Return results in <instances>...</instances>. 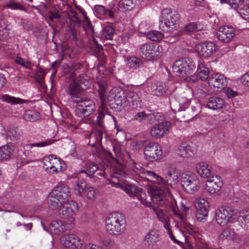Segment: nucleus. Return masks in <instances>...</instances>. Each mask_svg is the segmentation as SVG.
I'll use <instances>...</instances> for the list:
<instances>
[{
  "mask_svg": "<svg viewBox=\"0 0 249 249\" xmlns=\"http://www.w3.org/2000/svg\"><path fill=\"white\" fill-rule=\"evenodd\" d=\"M249 0H220L221 3H228L240 14H245L243 5H248Z\"/></svg>",
  "mask_w": 249,
  "mask_h": 249,
  "instance_id": "obj_28",
  "label": "nucleus"
},
{
  "mask_svg": "<svg viewBox=\"0 0 249 249\" xmlns=\"http://www.w3.org/2000/svg\"><path fill=\"white\" fill-rule=\"evenodd\" d=\"M147 36L149 39L153 41H159L163 37V35L160 32L152 31L147 33Z\"/></svg>",
  "mask_w": 249,
  "mask_h": 249,
  "instance_id": "obj_55",
  "label": "nucleus"
},
{
  "mask_svg": "<svg viewBox=\"0 0 249 249\" xmlns=\"http://www.w3.org/2000/svg\"><path fill=\"white\" fill-rule=\"evenodd\" d=\"M171 210L174 215H176L180 220V224L190 234H192L194 232L193 226L190 224L184 218L182 213H181L178 208L172 205Z\"/></svg>",
  "mask_w": 249,
  "mask_h": 249,
  "instance_id": "obj_25",
  "label": "nucleus"
},
{
  "mask_svg": "<svg viewBox=\"0 0 249 249\" xmlns=\"http://www.w3.org/2000/svg\"><path fill=\"white\" fill-rule=\"evenodd\" d=\"M107 107H104V108H102V106H100L99 109V114L95 124V127L96 129L98 128L102 130H104V118L105 117V114L107 112Z\"/></svg>",
  "mask_w": 249,
  "mask_h": 249,
  "instance_id": "obj_42",
  "label": "nucleus"
},
{
  "mask_svg": "<svg viewBox=\"0 0 249 249\" xmlns=\"http://www.w3.org/2000/svg\"><path fill=\"white\" fill-rule=\"evenodd\" d=\"M169 192V189H167L160 185H159V186H155L151 188V197L158 202V205L162 206L167 201L166 196Z\"/></svg>",
  "mask_w": 249,
  "mask_h": 249,
  "instance_id": "obj_14",
  "label": "nucleus"
},
{
  "mask_svg": "<svg viewBox=\"0 0 249 249\" xmlns=\"http://www.w3.org/2000/svg\"><path fill=\"white\" fill-rule=\"evenodd\" d=\"M159 234L155 230L150 231L145 236V245L147 246H152L158 241Z\"/></svg>",
  "mask_w": 249,
  "mask_h": 249,
  "instance_id": "obj_40",
  "label": "nucleus"
},
{
  "mask_svg": "<svg viewBox=\"0 0 249 249\" xmlns=\"http://www.w3.org/2000/svg\"><path fill=\"white\" fill-rule=\"evenodd\" d=\"M242 226L246 229H249V208L242 210L240 213Z\"/></svg>",
  "mask_w": 249,
  "mask_h": 249,
  "instance_id": "obj_47",
  "label": "nucleus"
},
{
  "mask_svg": "<svg viewBox=\"0 0 249 249\" xmlns=\"http://www.w3.org/2000/svg\"><path fill=\"white\" fill-rule=\"evenodd\" d=\"M131 120L141 124H153L162 120V116L158 112L146 113L139 109L132 110Z\"/></svg>",
  "mask_w": 249,
  "mask_h": 249,
  "instance_id": "obj_4",
  "label": "nucleus"
},
{
  "mask_svg": "<svg viewBox=\"0 0 249 249\" xmlns=\"http://www.w3.org/2000/svg\"><path fill=\"white\" fill-rule=\"evenodd\" d=\"M0 99H1L4 102L12 105L20 104L23 103V100L19 98L14 97L8 94L2 95L0 97Z\"/></svg>",
  "mask_w": 249,
  "mask_h": 249,
  "instance_id": "obj_50",
  "label": "nucleus"
},
{
  "mask_svg": "<svg viewBox=\"0 0 249 249\" xmlns=\"http://www.w3.org/2000/svg\"><path fill=\"white\" fill-rule=\"evenodd\" d=\"M199 30L197 24L195 22L189 23L184 28V31L187 32H193Z\"/></svg>",
  "mask_w": 249,
  "mask_h": 249,
  "instance_id": "obj_59",
  "label": "nucleus"
},
{
  "mask_svg": "<svg viewBox=\"0 0 249 249\" xmlns=\"http://www.w3.org/2000/svg\"><path fill=\"white\" fill-rule=\"evenodd\" d=\"M91 48L97 56H101V59L103 61L105 60V56L104 55H102L103 53V47L102 46L99 45L97 41L94 39L92 40V42L91 43Z\"/></svg>",
  "mask_w": 249,
  "mask_h": 249,
  "instance_id": "obj_49",
  "label": "nucleus"
},
{
  "mask_svg": "<svg viewBox=\"0 0 249 249\" xmlns=\"http://www.w3.org/2000/svg\"><path fill=\"white\" fill-rule=\"evenodd\" d=\"M54 142L53 140H47L45 141L40 142H39L32 143H22L24 149L32 148L33 146L36 147H44L52 144Z\"/></svg>",
  "mask_w": 249,
  "mask_h": 249,
  "instance_id": "obj_51",
  "label": "nucleus"
},
{
  "mask_svg": "<svg viewBox=\"0 0 249 249\" xmlns=\"http://www.w3.org/2000/svg\"><path fill=\"white\" fill-rule=\"evenodd\" d=\"M238 238V236L234 231L230 228L224 229L219 235V239L222 241H237Z\"/></svg>",
  "mask_w": 249,
  "mask_h": 249,
  "instance_id": "obj_33",
  "label": "nucleus"
},
{
  "mask_svg": "<svg viewBox=\"0 0 249 249\" xmlns=\"http://www.w3.org/2000/svg\"><path fill=\"white\" fill-rule=\"evenodd\" d=\"M151 93L154 95L161 96L167 90L168 88L163 83L157 82L151 87Z\"/></svg>",
  "mask_w": 249,
  "mask_h": 249,
  "instance_id": "obj_36",
  "label": "nucleus"
},
{
  "mask_svg": "<svg viewBox=\"0 0 249 249\" xmlns=\"http://www.w3.org/2000/svg\"><path fill=\"white\" fill-rule=\"evenodd\" d=\"M121 186V188L129 196L137 197L142 204L146 206L150 205V203L146 200V195L142 191V189L129 184H124Z\"/></svg>",
  "mask_w": 249,
  "mask_h": 249,
  "instance_id": "obj_10",
  "label": "nucleus"
},
{
  "mask_svg": "<svg viewBox=\"0 0 249 249\" xmlns=\"http://www.w3.org/2000/svg\"><path fill=\"white\" fill-rule=\"evenodd\" d=\"M208 69L204 66L201 62H199L196 73L194 74V75H192V80L194 81L197 79L206 80L208 79Z\"/></svg>",
  "mask_w": 249,
  "mask_h": 249,
  "instance_id": "obj_29",
  "label": "nucleus"
},
{
  "mask_svg": "<svg viewBox=\"0 0 249 249\" xmlns=\"http://www.w3.org/2000/svg\"><path fill=\"white\" fill-rule=\"evenodd\" d=\"M136 0H119L117 3V8L121 12L132 10L135 6Z\"/></svg>",
  "mask_w": 249,
  "mask_h": 249,
  "instance_id": "obj_37",
  "label": "nucleus"
},
{
  "mask_svg": "<svg viewBox=\"0 0 249 249\" xmlns=\"http://www.w3.org/2000/svg\"><path fill=\"white\" fill-rule=\"evenodd\" d=\"M170 105L171 109L176 114L183 108V107H180V105L174 100L170 102Z\"/></svg>",
  "mask_w": 249,
  "mask_h": 249,
  "instance_id": "obj_64",
  "label": "nucleus"
},
{
  "mask_svg": "<svg viewBox=\"0 0 249 249\" xmlns=\"http://www.w3.org/2000/svg\"><path fill=\"white\" fill-rule=\"evenodd\" d=\"M162 47L153 43L142 44L140 47V55L143 59L151 60L161 55Z\"/></svg>",
  "mask_w": 249,
  "mask_h": 249,
  "instance_id": "obj_7",
  "label": "nucleus"
},
{
  "mask_svg": "<svg viewBox=\"0 0 249 249\" xmlns=\"http://www.w3.org/2000/svg\"><path fill=\"white\" fill-rule=\"evenodd\" d=\"M58 198H60L65 203L70 198L71 191L69 187L65 184H62L54 187L52 191Z\"/></svg>",
  "mask_w": 249,
  "mask_h": 249,
  "instance_id": "obj_22",
  "label": "nucleus"
},
{
  "mask_svg": "<svg viewBox=\"0 0 249 249\" xmlns=\"http://www.w3.org/2000/svg\"><path fill=\"white\" fill-rule=\"evenodd\" d=\"M234 210L229 206H222L215 212V219L216 223L221 226H225L232 222V217L235 215Z\"/></svg>",
  "mask_w": 249,
  "mask_h": 249,
  "instance_id": "obj_8",
  "label": "nucleus"
},
{
  "mask_svg": "<svg viewBox=\"0 0 249 249\" xmlns=\"http://www.w3.org/2000/svg\"><path fill=\"white\" fill-rule=\"evenodd\" d=\"M195 168L197 174L202 178H208L212 175L211 167L205 162L197 163Z\"/></svg>",
  "mask_w": 249,
  "mask_h": 249,
  "instance_id": "obj_31",
  "label": "nucleus"
},
{
  "mask_svg": "<svg viewBox=\"0 0 249 249\" xmlns=\"http://www.w3.org/2000/svg\"><path fill=\"white\" fill-rule=\"evenodd\" d=\"M94 9L98 14L102 16L107 15L110 18H114V13L116 12L114 4L109 5L107 8L103 5H96L94 6Z\"/></svg>",
  "mask_w": 249,
  "mask_h": 249,
  "instance_id": "obj_30",
  "label": "nucleus"
},
{
  "mask_svg": "<svg viewBox=\"0 0 249 249\" xmlns=\"http://www.w3.org/2000/svg\"><path fill=\"white\" fill-rule=\"evenodd\" d=\"M234 35V29L232 27L229 26L220 27L216 33L218 39L225 43L230 42Z\"/></svg>",
  "mask_w": 249,
  "mask_h": 249,
  "instance_id": "obj_16",
  "label": "nucleus"
},
{
  "mask_svg": "<svg viewBox=\"0 0 249 249\" xmlns=\"http://www.w3.org/2000/svg\"><path fill=\"white\" fill-rule=\"evenodd\" d=\"M48 18L50 21H53L55 19H59L60 18V15L56 10H54L48 13Z\"/></svg>",
  "mask_w": 249,
  "mask_h": 249,
  "instance_id": "obj_63",
  "label": "nucleus"
},
{
  "mask_svg": "<svg viewBox=\"0 0 249 249\" xmlns=\"http://www.w3.org/2000/svg\"><path fill=\"white\" fill-rule=\"evenodd\" d=\"M83 88L76 81H73L69 85L68 92L71 102L75 103L80 101L81 93L84 90Z\"/></svg>",
  "mask_w": 249,
  "mask_h": 249,
  "instance_id": "obj_21",
  "label": "nucleus"
},
{
  "mask_svg": "<svg viewBox=\"0 0 249 249\" xmlns=\"http://www.w3.org/2000/svg\"><path fill=\"white\" fill-rule=\"evenodd\" d=\"M20 136V130L16 126H12L8 129L5 136L6 140H12V137L18 139Z\"/></svg>",
  "mask_w": 249,
  "mask_h": 249,
  "instance_id": "obj_45",
  "label": "nucleus"
},
{
  "mask_svg": "<svg viewBox=\"0 0 249 249\" xmlns=\"http://www.w3.org/2000/svg\"><path fill=\"white\" fill-rule=\"evenodd\" d=\"M23 118L27 121L35 122L39 120L40 114L36 111L28 110L25 111Z\"/></svg>",
  "mask_w": 249,
  "mask_h": 249,
  "instance_id": "obj_46",
  "label": "nucleus"
},
{
  "mask_svg": "<svg viewBox=\"0 0 249 249\" xmlns=\"http://www.w3.org/2000/svg\"><path fill=\"white\" fill-rule=\"evenodd\" d=\"M153 210L156 213L158 219L162 222L164 227L167 230V233L170 238L173 237V234L171 229L169 227V218L167 215L164 214L161 209L158 207L153 208Z\"/></svg>",
  "mask_w": 249,
  "mask_h": 249,
  "instance_id": "obj_26",
  "label": "nucleus"
},
{
  "mask_svg": "<svg viewBox=\"0 0 249 249\" xmlns=\"http://www.w3.org/2000/svg\"><path fill=\"white\" fill-rule=\"evenodd\" d=\"M5 7L12 10L26 11V8L22 4L19 2H16L14 0H10L5 5Z\"/></svg>",
  "mask_w": 249,
  "mask_h": 249,
  "instance_id": "obj_54",
  "label": "nucleus"
},
{
  "mask_svg": "<svg viewBox=\"0 0 249 249\" xmlns=\"http://www.w3.org/2000/svg\"><path fill=\"white\" fill-rule=\"evenodd\" d=\"M8 31L4 23L0 24V39L6 38L8 36Z\"/></svg>",
  "mask_w": 249,
  "mask_h": 249,
  "instance_id": "obj_61",
  "label": "nucleus"
},
{
  "mask_svg": "<svg viewBox=\"0 0 249 249\" xmlns=\"http://www.w3.org/2000/svg\"><path fill=\"white\" fill-rule=\"evenodd\" d=\"M58 212L59 215L62 218H67L72 217L78 210V205L74 201H71L70 204L65 203L62 205Z\"/></svg>",
  "mask_w": 249,
  "mask_h": 249,
  "instance_id": "obj_20",
  "label": "nucleus"
},
{
  "mask_svg": "<svg viewBox=\"0 0 249 249\" xmlns=\"http://www.w3.org/2000/svg\"><path fill=\"white\" fill-rule=\"evenodd\" d=\"M60 242L65 247L71 249H77L82 245L79 238L74 234L63 235L61 237Z\"/></svg>",
  "mask_w": 249,
  "mask_h": 249,
  "instance_id": "obj_17",
  "label": "nucleus"
},
{
  "mask_svg": "<svg viewBox=\"0 0 249 249\" xmlns=\"http://www.w3.org/2000/svg\"><path fill=\"white\" fill-rule=\"evenodd\" d=\"M115 97L116 92L113 91L110 92L107 96H106V93L102 94L100 98L101 100L100 105L102 106V108H104V107L107 108V106H110V107L112 108H117V107H116L114 104Z\"/></svg>",
  "mask_w": 249,
  "mask_h": 249,
  "instance_id": "obj_27",
  "label": "nucleus"
},
{
  "mask_svg": "<svg viewBox=\"0 0 249 249\" xmlns=\"http://www.w3.org/2000/svg\"><path fill=\"white\" fill-rule=\"evenodd\" d=\"M85 195L89 199L93 200L95 198L96 194L94 189L92 187H88L86 189L85 191Z\"/></svg>",
  "mask_w": 249,
  "mask_h": 249,
  "instance_id": "obj_60",
  "label": "nucleus"
},
{
  "mask_svg": "<svg viewBox=\"0 0 249 249\" xmlns=\"http://www.w3.org/2000/svg\"><path fill=\"white\" fill-rule=\"evenodd\" d=\"M196 209V216L199 221H202L206 218L208 215L209 203L203 198L196 199L194 203Z\"/></svg>",
  "mask_w": 249,
  "mask_h": 249,
  "instance_id": "obj_12",
  "label": "nucleus"
},
{
  "mask_svg": "<svg viewBox=\"0 0 249 249\" xmlns=\"http://www.w3.org/2000/svg\"><path fill=\"white\" fill-rule=\"evenodd\" d=\"M179 19L178 12L171 9H164L161 12L159 29L164 32H173L177 29Z\"/></svg>",
  "mask_w": 249,
  "mask_h": 249,
  "instance_id": "obj_2",
  "label": "nucleus"
},
{
  "mask_svg": "<svg viewBox=\"0 0 249 249\" xmlns=\"http://www.w3.org/2000/svg\"><path fill=\"white\" fill-rule=\"evenodd\" d=\"M222 185L223 182L220 177L212 175L207 178L205 188L208 193L214 194L220 190Z\"/></svg>",
  "mask_w": 249,
  "mask_h": 249,
  "instance_id": "obj_15",
  "label": "nucleus"
},
{
  "mask_svg": "<svg viewBox=\"0 0 249 249\" xmlns=\"http://www.w3.org/2000/svg\"><path fill=\"white\" fill-rule=\"evenodd\" d=\"M195 67V63L191 59L184 57L174 63L173 70V72L178 75L191 76L192 71Z\"/></svg>",
  "mask_w": 249,
  "mask_h": 249,
  "instance_id": "obj_5",
  "label": "nucleus"
},
{
  "mask_svg": "<svg viewBox=\"0 0 249 249\" xmlns=\"http://www.w3.org/2000/svg\"><path fill=\"white\" fill-rule=\"evenodd\" d=\"M176 117L180 121H188L191 119V117L188 116L187 110L183 107L176 114Z\"/></svg>",
  "mask_w": 249,
  "mask_h": 249,
  "instance_id": "obj_56",
  "label": "nucleus"
},
{
  "mask_svg": "<svg viewBox=\"0 0 249 249\" xmlns=\"http://www.w3.org/2000/svg\"><path fill=\"white\" fill-rule=\"evenodd\" d=\"M127 101L130 103V106L131 107L132 110L142 108V100L136 92H129L127 94Z\"/></svg>",
  "mask_w": 249,
  "mask_h": 249,
  "instance_id": "obj_32",
  "label": "nucleus"
},
{
  "mask_svg": "<svg viewBox=\"0 0 249 249\" xmlns=\"http://www.w3.org/2000/svg\"><path fill=\"white\" fill-rule=\"evenodd\" d=\"M225 102L224 100L217 96L211 97L208 99L207 106L208 108L216 110L222 108Z\"/></svg>",
  "mask_w": 249,
  "mask_h": 249,
  "instance_id": "obj_34",
  "label": "nucleus"
},
{
  "mask_svg": "<svg viewBox=\"0 0 249 249\" xmlns=\"http://www.w3.org/2000/svg\"><path fill=\"white\" fill-rule=\"evenodd\" d=\"M103 131L101 129L95 128V130L91 132L89 136V143L93 145L97 142L100 141L102 139Z\"/></svg>",
  "mask_w": 249,
  "mask_h": 249,
  "instance_id": "obj_43",
  "label": "nucleus"
},
{
  "mask_svg": "<svg viewBox=\"0 0 249 249\" xmlns=\"http://www.w3.org/2000/svg\"><path fill=\"white\" fill-rule=\"evenodd\" d=\"M76 82L79 84V85L84 88V90L88 89L90 86V83L88 80V77L85 74L80 75Z\"/></svg>",
  "mask_w": 249,
  "mask_h": 249,
  "instance_id": "obj_53",
  "label": "nucleus"
},
{
  "mask_svg": "<svg viewBox=\"0 0 249 249\" xmlns=\"http://www.w3.org/2000/svg\"><path fill=\"white\" fill-rule=\"evenodd\" d=\"M216 46L211 42H206L198 44L196 46V50L199 54L204 57L212 56L215 52Z\"/></svg>",
  "mask_w": 249,
  "mask_h": 249,
  "instance_id": "obj_18",
  "label": "nucleus"
},
{
  "mask_svg": "<svg viewBox=\"0 0 249 249\" xmlns=\"http://www.w3.org/2000/svg\"><path fill=\"white\" fill-rule=\"evenodd\" d=\"M113 151L116 155V159L113 157L112 153L111 152L108 153V156L117 161V164L116 167L112 169L114 174H111L110 176L111 178H117L118 181H120V177H125L126 173L124 169L123 165L119 163V160L121 159L122 160L127 161L128 159H130V154L126 151L122 152L119 147L113 146Z\"/></svg>",
  "mask_w": 249,
  "mask_h": 249,
  "instance_id": "obj_3",
  "label": "nucleus"
},
{
  "mask_svg": "<svg viewBox=\"0 0 249 249\" xmlns=\"http://www.w3.org/2000/svg\"><path fill=\"white\" fill-rule=\"evenodd\" d=\"M181 184L185 191L189 194H194L200 187V181L198 177L192 173L182 175Z\"/></svg>",
  "mask_w": 249,
  "mask_h": 249,
  "instance_id": "obj_6",
  "label": "nucleus"
},
{
  "mask_svg": "<svg viewBox=\"0 0 249 249\" xmlns=\"http://www.w3.org/2000/svg\"><path fill=\"white\" fill-rule=\"evenodd\" d=\"M146 174H147V176L150 178H148L149 180L155 182L159 185H160V182H162V181H163L162 178L157 175L155 173L152 171H146Z\"/></svg>",
  "mask_w": 249,
  "mask_h": 249,
  "instance_id": "obj_58",
  "label": "nucleus"
},
{
  "mask_svg": "<svg viewBox=\"0 0 249 249\" xmlns=\"http://www.w3.org/2000/svg\"><path fill=\"white\" fill-rule=\"evenodd\" d=\"M209 84L215 88L223 89L227 85L226 78L223 74L215 73L209 79Z\"/></svg>",
  "mask_w": 249,
  "mask_h": 249,
  "instance_id": "obj_24",
  "label": "nucleus"
},
{
  "mask_svg": "<svg viewBox=\"0 0 249 249\" xmlns=\"http://www.w3.org/2000/svg\"><path fill=\"white\" fill-rule=\"evenodd\" d=\"M78 101L74 103L77 104L75 113L81 118L89 116L95 109V104L90 99H87L81 96L80 97V101Z\"/></svg>",
  "mask_w": 249,
  "mask_h": 249,
  "instance_id": "obj_9",
  "label": "nucleus"
},
{
  "mask_svg": "<svg viewBox=\"0 0 249 249\" xmlns=\"http://www.w3.org/2000/svg\"><path fill=\"white\" fill-rule=\"evenodd\" d=\"M106 229L108 233L113 235H120L125 230L126 223L124 216L120 213H110L106 220Z\"/></svg>",
  "mask_w": 249,
  "mask_h": 249,
  "instance_id": "obj_1",
  "label": "nucleus"
},
{
  "mask_svg": "<svg viewBox=\"0 0 249 249\" xmlns=\"http://www.w3.org/2000/svg\"><path fill=\"white\" fill-rule=\"evenodd\" d=\"M67 225H64L61 221H53L50 225V231L55 234H59L67 230Z\"/></svg>",
  "mask_w": 249,
  "mask_h": 249,
  "instance_id": "obj_39",
  "label": "nucleus"
},
{
  "mask_svg": "<svg viewBox=\"0 0 249 249\" xmlns=\"http://www.w3.org/2000/svg\"><path fill=\"white\" fill-rule=\"evenodd\" d=\"M170 126L171 124L168 122L155 124L151 128V135L153 137L156 138L162 137L168 132Z\"/></svg>",
  "mask_w": 249,
  "mask_h": 249,
  "instance_id": "obj_19",
  "label": "nucleus"
},
{
  "mask_svg": "<svg viewBox=\"0 0 249 249\" xmlns=\"http://www.w3.org/2000/svg\"><path fill=\"white\" fill-rule=\"evenodd\" d=\"M165 179L163 178V181L160 182V185L169 189L172 187L178 181V178L177 173L174 167H170L164 171Z\"/></svg>",
  "mask_w": 249,
  "mask_h": 249,
  "instance_id": "obj_11",
  "label": "nucleus"
},
{
  "mask_svg": "<svg viewBox=\"0 0 249 249\" xmlns=\"http://www.w3.org/2000/svg\"><path fill=\"white\" fill-rule=\"evenodd\" d=\"M197 95L201 98H204L208 95V90L207 88L201 86L197 89Z\"/></svg>",
  "mask_w": 249,
  "mask_h": 249,
  "instance_id": "obj_62",
  "label": "nucleus"
},
{
  "mask_svg": "<svg viewBox=\"0 0 249 249\" xmlns=\"http://www.w3.org/2000/svg\"><path fill=\"white\" fill-rule=\"evenodd\" d=\"M98 169V167L96 164L90 161H87L83 169L80 170L79 173H85L88 177L91 178Z\"/></svg>",
  "mask_w": 249,
  "mask_h": 249,
  "instance_id": "obj_38",
  "label": "nucleus"
},
{
  "mask_svg": "<svg viewBox=\"0 0 249 249\" xmlns=\"http://www.w3.org/2000/svg\"><path fill=\"white\" fill-rule=\"evenodd\" d=\"M13 151L12 146L7 144L0 147V160L9 158Z\"/></svg>",
  "mask_w": 249,
  "mask_h": 249,
  "instance_id": "obj_44",
  "label": "nucleus"
},
{
  "mask_svg": "<svg viewBox=\"0 0 249 249\" xmlns=\"http://www.w3.org/2000/svg\"><path fill=\"white\" fill-rule=\"evenodd\" d=\"M144 153L147 159L150 161L159 160L161 158L162 155L160 145L155 143H150L146 145Z\"/></svg>",
  "mask_w": 249,
  "mask_h": 249,
  "instance_id": "obj_13",
  "label": "nucleus"
},
{
  "mask_svg": "<svg viewBox=\"0 0 249 249\" xmlns=\"http://www.w3.org/2000/svg\"><path fill=\"white\" fill-rule=\"evenodd\" d=\"M86 182L84 179H78L74 187V191L76 195L82 196V193L86 190Z\"/></svg>",
  "mask_w": 249,
  "mask_h": 249,
  "instance_id": "obj_48",
  "label": "nucleus"
},
{
  "mask_svg": "<svg viewBox=\"0 0 249 249\" xmlns=\"http://www.w3.org/2000/svg\"><path fill=\"white\" fill-rule=\"evenodd\" d=\"M127 100V95H126L124 90H120L116 92L115 100L114 104L116 107L120 108L124 104Z\"/></svg>",
  "mask_w": 249,
  "mask_h": 249,
  "instance_id": "obj_41",
  "label": "nucleus"
},
{
  "mask_svg": "<svg viewBox=\"0 0 249 249\" xmlns=\"http://www.w3.org/2000/svg\"><path fill=\"white\" fill-rule=\"evenodd\" d=\"M48 203L49 206L52 209H57L60 207L65 203L55 196V194L52 191L49 194L48 197Z\"/></svg>",
  "mask_w": 249,
  "mask_h": 249,
  "instance_id": "obj_35",
  "label": "nucleus"
},
{
  "mask_svg": "<svg viewBox=\"0 0 249 249\" xmlns=\"http://www.w3.org/2000/svg\"><path fill=\"white\" fill-rule=\"evenodd\" d=\"M179 155L184 158H189L193 156L197 152V149L193 144L186 142L181 143L178 147Z\"/></svg>",
  "mask_w": 249,
  "mask_h": 249,
  "instance_id": "obj_23",
  "label": "nucleus"
},
{
  "mask_svg": "<svg viewBox=\"0 0 249 249\" xmlns=\"http://www.w3.org/2000/svg\"><path fill=\"white\" fill-rule=\"evenodd\" d=\"M115 31L113 27L107 26L104 29L103 36L107 39L112 40Z\"/></svg>",
  "mask_w": 249,
  "mask_h": 249,
  "instance_id": "obj_57",
  "label": "nucleus"
},
{
  "mask_svg": "<svg viewBox=\"0 0 249 249\" xmlns=\"http://www.w3.org/2000/svg\"><path fill=\"white\" fill-rule=\"evenodd\" d=\"M142 64L141 60L136 57H131L127 59L126 67L130 69H136Z\"/></svg>",
  "mask_w": 249,
  "mask_h": 249,
  "instance_id": "obj_52",
  "label": "nucleus"
}]
</instances>
